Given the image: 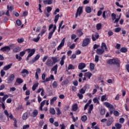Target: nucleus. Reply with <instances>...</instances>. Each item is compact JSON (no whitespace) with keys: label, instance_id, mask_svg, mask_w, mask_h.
<instances>
[{"label":"nucleus","instance_id":"nucleus-1","mask_svg":"<svg viewBox=\"0 0 129 129\" xmlns=\"http://www.w3.org/2000/svg\"><path fill=\"white\" fill-rule=\"evenodd\" d=\"M52 28H53L52 31H50L48 33V40H50V39L52 38V36H53V34H54V33H55V31H56V29H57V26H56V25H53V24L49 25V28H48V31H50L51 29H52Z\"/></svg>","mask_w":129,"mask_h":129},{"label":"nucleus","instance_id":"nucleus-2","mask_svg":"<svg viewBox=\"0 0 129 129\" xmlns=\"http://www.w3.org/2000/svg\"><path fill=\"white\" fill-rule=\"evenodd\" d=\"M107 64H111L112 65H116L117 67H119L120 66V60L118 58H113L109 59L107 62Z\"/></svg>","mask_w":129,"mask_h":129},{"label":"nucleus","instance_id":"nucleus-3","mask_svg":"<svg viewBox=\"0 0 129 129\" xmlns=\"http://www.w3.org/2000/svg\"><path fill=\"white\" fill-rule=\"evenodd\" d=\"M26 51H28V53H29L27 58H26V61H28V60L30 59V57H32L34 54H35V52H36V49L34 48L33 49H30L28 48L26 49Z\"/></svg>","mask_w":129,"mask_h":129},{"label":"nucleus","instance_id":"nucleus-4","mask_svg":"<svg viewBox=\"0 0 129 129\" xmlns=\"http://www.w3.org/2000/svg\"><path fill=\"white\" fill-rule=\"evenodd\" d=\"M82 14H83V7L80 6L77 10L75 18L77 19V18H78V16L80 17Z\"/></svg>","mask_w":129,"mask_h":129},{"label":"nucleus","instance_id":"nucleus-5","mask_svg":"<svg viewBox=\"0 0 129 129\" xmlns=\"http://www.w3.org/2000/svg\"><path fill=\"white\" fill-rule=\"evenodd\" d=\"M26 51H27V50L21 51L19 53L20 56H19V55L18 54H16L15 55L16 58L17 59L18 61H22V58L21 57H24V56L25 55V54H26Z\"/></svg>","mask_w":129,"mask_h":129},{"label":"nucleus","instance_id":"nucleus-6","mask_svg":"<svg viewBox=\"0 0 129 129\" xmlns=\"http://www.w3.org/2000/svg\"><path fill=\"white\" fill-rule=\"evenodd\" d=\"M15 74H11V75L7 79V80H6V81H7V82L9 84L12 83L14 81V79H15Z\"/></svg>","mask_w":129,"mask_h":129},{"label":"nucleus","instance_id":"nucleus-7","mask_svg":"<svg viewBox=\"0 0 129 129\" xmlns=\"http://www.w3.org/2000/svg\"><path fill=\"white\" fill-rule=\"evenodd\" d=\"M90 43V39L89 38H85L83 40L82 43V47H86V46H88V44Z\"/></svg>","mask_w":129,"mask_h":129},{"label":"nucleus","instance_id":"nucleus-8","mask_svg":"<svg viewBox=\"0 0 129 129\" xmlns=\"http://www.w3.org/2000/svg\"><path fill=\"white\" fill-rule=\"evenodd\" d=\"M40 57H41V55H40V54H37L31 60L29 61V63L33 64L35 63L36 61H38V60H39Z\"/></svg>","mask_w":129,"mask_h":129},{"label":"nucleus","instance_id":"nucleus-9","mask_svg":"<svg viewBox=\"0 0 129 129\" xmlns=\"http://www.w3.org/2000/svg\"><path fill=\"white\" fill-rule=\"evenodd\" d=\"M45 64L46 66H48V67H52L53 65H54V63H53V61L51 59H48L45 62Z\"/></svg>","mask_w":129,"mask_h":129},{"label":"nucleus","instance_id":"nucleus-10","mask_svg":"<svg viewBox=\"0 0 129 129\" xmlns=\"http://www.w3.org/2000/svg\"><path fill=\"white\" fill-rule=\"evenodd\" d=\"M99 38V34H98V33H96L94 34H92V41H93V42L96 41V40H97V39H98Z\"/></svg>","mask_w":129,"mask_h":129},{"label":"nucleus","instance_id":"nucleus-11","mask_svg":"<svg viewBox=\"0 0 129 129\" xmlns=\"http://www.w3.org/2000/svg\"><path fill=\"white\" fill-rule=\"evenodd\" d=\"M0 51L6 52V51H11V47L9 46H6L1 48Z\"/></svg>","mask_w":129,"mask_h":129},{"label":"nucleus","instance_id":"nucleus-12","mask_svg":"<svg viewBox=\"0 0 129 129\" xmlns=\"http://www.w3.org/2000/svg\"><path fill=\"white\" fill-rule=\"evenodd\" d=\"M104 53V49L102 48H98L96 50V53L98 55H102Z\"/></svg>","mask_w":129,"mask_h":129},{"label":"nucleus","instance_id":"nucleus-13","mask_svg":"<svg viewBox=\"0 0 129 129\" xmlns=\"http://www.w3.org/2000/svg\"><path fill=\"white\" fill-rule=\"evenodd\" d=\"M112 122H113V118L112 117H111L107 121V126H110V125L112 124Z\"/></svg>","mask_w":129,"mask_h":129},{"label":"nucleus","instance_id":"nucleus-14","mask_svg":"<svg viewBox=\"0 0 129 129\" xmlns=\"http://www.w3.org/2000/svg\"><path fill=\"white\" fill-rule=\"evenodd\" d=\"M104 104L108 108H110V109H113V105L108 103V102H105Z\"/></svg>","mask_w":129,"mask_h":129},{"label":"nucleus","instance_id":"nucleus-15","mask_svg":"<svg viewBox=\"0 0 129 129\" xmlns=\"http://www.w3.org/2000/svg\"><path fill=\"white\" fill-rule=\"evenodd\" d=\"M86 66V64H85L84 63L81 62L78 66V69H79V70H82V69H84V68H85Z\"/></svg>","mask_w":129,"mask_h":129},{"label":"nucleus","instance_id":"nucleus-16","mask_svg":"<svg viewBox=\"0 0 129 129\" xmlns=\"http://www.w3.org/2000/svg\"><path fill=\"white\" fill-rule=\"evenodd\" d=\"M12 66H13V63H11L7 66H5L3 68V70L7 71V70H9V69H11V68H12Z\"/></svg>","mask_w":129,"mask_h":129},{"label":"nucleus","instance_id":"nucleus-17","mask_svg":"<svg viewBox=\"0 0 129 129\" xmlns=\"http://www.w3.org/2000/svg\"><path fill=\"white\" fill-rule=\"evenodd\" d=\"M38 113H39V112L38 111V110L35 109L32 112V113L31 114V116L32 117H36V116H37V115H38Z\"/></svg>","mask_w":129,"mask_h":129},{"label":"nucleus","instance_id":"nucleus-18","mask_svg":"<svg viewBox=\"0 0 129 129\" xmlns=\"http://www.w3.org/2000/svg\"><path fill=\"white\" fill-rule=\"evenodd\" d=\"M77 34L78 37H82L83 35V32H82V29H79L77 30Z\"/></svg>","mask_w":129,"mask_h":129},{"label":"nucleus","instance_id":"nucleus-19","mask_svg":"<svg viewBox=\"0 0 129 129\" xmlns=\"http://www.w3.org/2000/svg\"><path fill=\"white\" fill-rule=\"evenodd\" d=\"M77 109H78V105L77 104H74L72 106V110L73 111H77Z\"/></svg>","mask_w":129,"mask_h":129},{"label":"nucleus","instance_id":"nucleus-20","mask_svg":"<svg viewBox=\"0 0 129 129\" xmlns=\"http://www.w3.org/2000/svg\"><path fill=\"white\" fill-rule=\"evenodd\" d=\"M57 70H58V64H55L52 69L51 71H54V74H57Z\"/></svg>","mask_w":129,"mask_h":129},{"label":"nucleus","instance_id":"nucleus-21","mask_svg":"<svg viewBox=\"0 0 129 129\" xmlns=\"http://www.w3.org/2000/svg\"><path fill=\"white\" fill-rule=\"evenodd\" d=\"M23 111L24 110V107H23V105H19L17 108H16V111Z\"/></svg>","mask_w":129,"mask_h":129},{"label":"nucleus","instance_id":"nucleus-22","mask_svg":"<svg viewBox=\"0 0 129 129\" xmlns=\"http://www.w3.org/2000/svg\"><path fill=\"white\" fill-rule=\"evenodd\" d=\"M101 48V49H103V48H104L105 51H106V52H107V51H108L107 46H106V44L104 42L102 43Z\"/></svg>","mask_w":129,"mask_h":129},{"label":"nucleus","instance_id":"nucleus-23","mask_svg":"<svg viewBox=\"0 0 129 129\" xmlns=\"http://www.w3.org/2000/svg\"><path fill=\"white\" fill-rule=\"evenodd\" d=\"M51 59L52 60V63H53V65L54 64H56L57 62H58V57L56 56H53L51 57Z\"/></svg>","mask_w":129,"mask_h":129},{"label":"nucleus","instance_id":"nucleus-24","mask_svg":"<svg viewBox=\"0 0 129 129\" xmlns=\"http://www.w3.org/2000/svg\"><path fill=\"white\" fill-rule=\"evenodd\" d=\"M43 3L45 5H52L53 4V0H45Z\"/></svg>","mask_w":129,"mask_h":129},{"label":"nucleus","instance_id":"nucleus-25","mask_svg":"<svg viewBox=\"0 0 129 129\" xmlns=\"http://www.w3.org/2000/svg\"><path fill=\"white\" fill-rule=\"evenodd\" d=\"M85 76L87 77L88 79H90V78H91V76H92V74L90 72H87L85 74Z\"/></svg>","mask_w":129,"mask_h":129},{"label":"nucleus","instance_id":"nucleus-26","mask_svg":"<svg viewBox=\"0 0 129 129\" xmlns=\"http://www.w3.org/2000/svg\"><path fill=\"white\" fill-rule=\"evenodd\" d=\"M69 83V81L68 79H66V80H63L61 83V86H64V85H67Z\"/></svg>","mask_w":129,"mask_h":129},{"label":"nucleus","instance_id":"nucleus-27","mask_svg":"<svg viewBox=\"0 0 129 129\" xmlns=\"http://www.w3.org/2000/svg\"><path fill=\"white\" fill-rule=\"evenodd\" d=\"M49 112L51 114H52V115H54L56 113V111L55 110V109L54 108H50L49 109Z\"/></svg>","mask_w":129,"mask_h":129},{"label":"nucleus","instance_id":"nucleus-28","mask_svg":"<svg viewBox=\"0 0 129 129\" xmlns=\"http://www.w3.org/2000/svg\"><path fill=\"white\" fill-rule=\"evenodd\" d=\"M21 50L20 47H16L13 49L14 53H19V51Z\"/></svg>","mask_w":129,"mask_h":129},{"label":"nucleus","instance_id":"nucleus-29","mask_svg":"<svg viewBox=\"0 0 129 129\" xmlns=\"http://www.w3.org/2000/svg\"><path fill=\"white\" fill-rule=\"evenodd\" d=\"M86 12L87 13V14H90V13L92 12V9H91L90 7H87L86 8Z\"/></svg>","mask_w":129,"mask_h":129},{"label":"nucleus","instance_id":"nucleus-30","mask_svg":"<svg viewBox=\"0 0 129 129\" xmlns=\"http://www.w3.org/2000/svg\"><path fill=\"white\" fill-rule=\"evenodd\" d=\"M102 27V25L101 24V23H98L96 25V28L97 31H99V30H101Z\"/></svg>","mask_w":129,"mask_h":129},{"label":"nucleus","instance_id":"nucleus-31","mask_svg":"<svg viewBox=\"0 0 129 129\" xmlns=\"http://www.w3.org/2000/svg\"><path fill=\"white\" fill-rule=\"evenodd\" d=\"M16 82L17 83H18V84H22V83H23V82H24V81H23V79H22L21 78H17L16 79Z\"/></svg>","mask_w":129,"mask_h":129},{"label":"nucleus","instance_id":"nucleus-32","mask_svg":"<svg viewBox=\"0 0 129 129\" xmlns=\"http://www.w3.org/2000/svg\"><path fill=\"white\" fill-rule=\"evenodd\" d=\"M75 69V66H73L72 64H69L68 70H72Z\"/></svg>","mask_w":129,"mask_h":129},{"label":"nucleus","instance_id":"nucleus-33","mask_svg":"<svg viewBox=\"0 0 129 129\" xmlns=\"http://www.w3.org/2000/svg\"><path fill=\"white\" fill-rule=\"evenodd\" d=\"M38 86H39V83H36L34 84L33 85V86H32V90L33 91H35L36 90V89L37 88V87H38Z\"/></svg>","mask_w":129,"mask_h":129},{"label":"nucleus","instance_id":"nucleus-34","mask_svg":"<svg viewBox=\"0 0 129 129\" xmlns=\"http://www.w3.org/2000/svg\"><path fill=\"white\" fill-rule=\"evenodd\" d=\"M95 67V66L94 65V63H90V71H93V70L94 69Z\"/></svg>","mask_w":129,"mask_h":129},{"label":"nucleus","instance_id":"nucleus-35","mask_svg":"<svg viewBox=\"0 0 129 129\" xmlns=\"http://www.w3.org/2000/svg\"><path fill=\"white\" fill-rule=\"evenodd\" d=\"M120 51L121 52V53H126V52H127V48L125 47H121L120 49Z\"/></svg>","mask_w":129,"mask_h":129},{"label":"nucleus","instance_id":"nucleus-36","mask_svg":"<svg viewBox=\"0 0 129 129\" xmlns=\"http://www.w3.org/2000/svg\"><path fill=\"white\" fill-rule=\"evenodd\" d=\"M83 88L86 91L90 89V85L89 84H86Z\"/></svg>","mask_w":129,"mask_h":129},{"label":"nucleus","instance_id":"nucleus-37","mask_svg":"<svg viewBox=\"0 0 129 129\" xmlns=\"http://www.w3.org/2000/svg\"><path fill=\"white\" fill-rule=\"evenodd\" d=\"M81 120L84 122H85L87 120V116L84 115L81 117Z\"/></svg>","mask_w":129,"mask_h":129},{"label":"nucleus","instance_id":"nucleus-38","mask_svg":"<svg viewBox=\"0 0 129 129\" xmlns=\"http://www.w3.org/2000/svg\"><path fill=\"white\" fill-rule=\"evenodd\" d=\"M57 100V97H54L52 99L50 100V105H53L54 104V102Z\"/></svg>","mask_w":129,"mask_h":129},{"label":"nucleus","instance_id":"nucleus-39","mask_svg":"<svg viewBox=\"0 0 129 129\" xmlns=\"http://www.w3.org/2000/svg\"><path fill=\"white\" fill-rule=\"evenodd\" d=\"M28 113L25 112L22 115V118L24 119V120H26L27 118H28Z\"/></svg>","mask_w":129,"mask_h":129},{"label":"nucleus","instance_id":"nucleus-40","mask_svg":"<svg viewBox=\"0 0 129 129\" xmlns=\"http://www.w3.org/2000/svg\"><path fill=\"white\" fill-rule=\"evenodd\" d=\"M59 17H60V15H59V14H57L55 16V18H54V20L55 24H56L58 22V20H59Z\"/></svg>","mask_w":129,"mask_h":129},{"label":"nucleus","instance_id":"nucleus-41","mask_svg":"<svg viewBox=\"0 0 129 129\" xmlns=\"http://www.w3.org/2000/svg\"><path fill=\"white\" fill-rule=\"evenodd\" d=\"M115 126L116 127V129H120L121 128L122 125H121V124H119V123H116L115 124Z\"/></svg>","mask_w":129,"mask_h":129},{"label":"nucleus","instance_id":"nucleus-42","mask_svg":"<svg viewBox=\"0 0 129 129\" xmlns=\"http://www.w3.org/2000/svg\"><path fill=\"white\" fill-rule=\"evenodd\" d=\"M100 113L101 115H104L105 114V109L101 108L100 110Z\"/></svg>","mask_w":129,"mask_h":129},{"label":"nucleus","instance_id":"nucleus-43","mask_svg":"<svg viewBox=\"0 0 129 129\" xmlns=\"http://www.w3.org/2000/svg\"><path fill=\"white\" fill-rule=\"evenodd\" d=\"M32 41H33V42H35L36 43L39 42V41H40V36L38 35L37 37L33 38Z\"/></svg>","mask_w":129,"mask_h":129},{"label":"nucleus","instance_id":"nucleus-44","mask_svg":"<svg viewBox=\"0 0 129 129\" xmlns=\"http://www.w3.org/2000/svg\"><path fill=\"white\" fill-rule=\"evenodd\" d=\"M29 74V71L27 69H23L21 72V74Z\"/></svg>","mask_w":129,"mask_h":129},{"label":"nucleus","instance_id":"nucleus-45","mask_svg":"<svg viewBox=\"0 0 129 129\" xmlns=\"http://www.w3.org/2000/svg\"><path fill=\"white\" fill-rule=\"evenodd\" d=\"M53 88H57L58 87V83L56 81H54L52 83Z\"/></svg>","mask_w":129,"mask_h":129},{"label":"nucleus","instance_id":"nucleus-46","mask_svg":"<svg viewBox=\"0 0 129 129\" xmlns=\"http://www.w3.org/2000/svg\"><path fill=\"white\" fill-rule=\"evenodd\" d=\"M55 109L56 110V114H57V115H60V114H61V110H60V108H56Z\"/></svg>","mask_w":129,"mask_h":129},{"label":"nucleus","instance_id":"nucleus-47","mask_svg":"<svg viewBox=\"0 0 129 129\" xmlns=\"http://www.w3.org/2000/svg\"><path fill=\"white\" fill-rule=\"evenodd\" d=\"M65 39L66 38H63V39L61 40L60 43L59 44V46L61 47H63L64 46V43H65Z\"/></svg>","mask_w":129,"mask_h":129},{"label":"nucleus","instance_id":"nucleus-48","mask_svg":"<svg viewBox=\"0 0 129 129\" xmlns=\"http://www.w3.org/2000/svg\"><path fill=\"white\" fill-rule=\"evenodd\" d=\"M93 101L94 103H97L98 104H99V101H98V99H97V97H95L93 99Z\"/></svg>","mask_w":129,"mask_h":129},{"label":"nucleus","instance_id":"nucleus-49","mask_svg":"<svg viewBox=\"0 0 129 129\" xmlns=\"http://www.w3.org/2000/svg\"><path fill=\"white\" fill-rule=\"evenodd\" d=\"M7 9L8 11L10 12H13V10H14V6H9V5L7 6Z\"/></svg>","mask_w":129,"mask_h":129},{"label":"nucleus","instance_id":"nucleus-50","mask_svg":"<svg viewBox=\"0 0 129 129\" xmlns=\"http://www.w3.org/2000/svg\"><path fill=\"white\" fill-rule=\"evenodd\" d=\"M86 90L83 88L79 90L80 93L81 94H84L86 92Z\"/></svg>","mask_w":129,"mask_h":129},{"label":"nucleus","instance_id":"nucleus-51","mask_svg":"<svg viewBox=\"0 0 129 129\" xmlns=\"http://www.w3.org/2000/svg\"><path fill=\"white\" fill-rule=\"evenodd\" d=\"M7 98H9V95H5L2 99V101H3V102H5V101H6V100L7 99Z\"/></svg>","mask_w":129,"mask_h":129},{"label":"nucleus","instance_id":"nucleus-52","mask_svg":"<svg viewBox=\"0 0 129 129\" xmlns=\"http://www.w3.org/2000/svg\"><path fill=\"white\" fill-rule=\"evenodd\" d=\"M101 100L102 102H103L105 100H106V95H104L102 96L101 98Z\"/></svg>","mask_w":129,"mask_h":129},{"label":"nucleus","instance_id":"nucleus-53","mask_svg":"<svg viewBox=\"0 0 129 129\" xmlns=\"http://www.w3.org/2000/svg\"><path fill=\"white\" fill-rule=\"evenodd\" d=\"M111 17H112V20L113 21H114V20L116 19V15H115V14L112 13L111 14Z\"/></svg>","mask_w":129,"mask_h":129},{"label":"nucleus","instance_id":"nucleus-54","mask_svg":"<svg viewBox=\"0 0 129 129\" xmlns=\"http://www.w3.org/2000/svg\"><path fill=\"white\" fill-rule=\"evenodd\" d=\"M113 114L115 116H119V112L116 110L114 111Z\"/></svg>","mask_w":129,"mask_h":129},{"label":"nucleus","instance_id":"nucleus-55","mask_svg":"<svg viewBox=\"0 0 129 129\" xmlns=\"http://www.w3.org/2000/svg\"><path fill=\"white\" fill-rule=\"evenodd\" d=\"M1 77H4V76L6 75V72H5L3 70H2L1 71Z\"/></svg>","mask_w":129,"mask_h":129},{"label":"nucleus","instance_id":"nucleus-56","mask_svg":"<svg viewBox=\"0 0 129 129\" xmlns=\"http://www.w3.org/2000/svg\"><path fill=\"white\" fill-rule=\"evenodd\" d=\"M120 20V15L119 16V17L116 19H115V21L114 22V24H118V21Z\"/></svg>","mask_w":129,"mask_h":129},{"label":"nucleus","instance_id":"nucleus-57","mask_svg":"<svg viewBox=\"0 0 129 129\" xmlns=\"http://www.w3.org/2000/svg\"><path fill=\"white\" fill-rule=\"evenodd\" d=\"M17 42L18 43H23V42H24V38H18Z\"/></svg>","mask_w":129,"mask_h":129},{"label":"nucleus","instance_id":"nucleus-58","mask_svg":"<svg viewBox=\"0 0 129 129\" xmlns=\"http://www.w3.org/2000/svg\"><path fill=\"white\" fill-rule=\"evenodd\" d=\"M49 58V56L48 55H45L44 56L43 59H42V62H46V60Z\"/></svg>","mask_w":129,"mask_h":129},{"label":"nucleus","instance_id":"nucleus-59","mask_svg":"<svg viewBox=\"0 0 129 129\" xmlns=\"http://www.w3.org/2000/svg\"><path fill=\"white\" fill-rule=\"evenodd\" d=\"M16 24L17 26H21L22 25V22H21V20H20L19 19H18L16 21Z\"/></svg>","mask_w":129,"mask_h":129},{"label":"nucleus","instance_id":"nucleus-60","mask_svg":"<svg viewBox=\"0 0 129 129\" xmlns=\"http://www.w3.org/2000/svg\"><path fill=\"white\" fill-rule=\"evenodd\" d=\"M45 29H42V30H41V33L38 34V36H43V35H44V34H45Z\"/></svg>","mask_w":129,"mask_h":129},{"label":"nucleus","instance_id":"nucleus-61","mask_svg":"<svg viewBox=\"0 0 129 129\" xmlns=\"http://www.w3.org/2000/svg\"><path fill=\"white\" fill-rule=\"evenodd\" d=\"M46 11L47 12V13H50V12H51V11H52V7H47L46 8Z\"/></svg>","mask_w":129,"mask_h":129},{"label":"nucleus","instance_id":"nucleus-62","mask_svg":"<svg viewBox=\"0 0 129 129\" xmlns=\"http://www.w3.org/2000/svg\"><path fill=\"white\" fill-rule=\"evenodd\" d=\"M98 61H99V56L96 55L95 57V62H98Z\"/></svg>","mask_w":129,"mask_h":129},{"label":"nucleus","instance_id":"nucleus-63","mask_svg":"<svg viewBox=\"0 0 129 129\" xmlns=\"http://www.w3.org/2000/svg\"><path fill=\"white\" fill-rule=\"evenodd\" d=\"M77 96L79 97V99H82L83 98V95H82V94H79L78 93L77 94Z\"/></svg>","mask_w":129,"mask_h":129},{"label":"nucleus","instance_id":"nucleus-64","mask_svg":"<svg viewBox=\"0 0 129 129\" xmlns=\"http://www.w3.org/2000/svg\"><path fill=\"white\" fill-rule=\"evenodd\" d=\"M29 127H30V125L29 124L24 125L23 126V129H27V128H29Z\"/></svg>","mask_w":129,"mask_h":129}]
</instances>
